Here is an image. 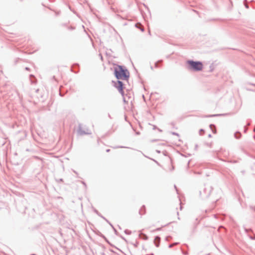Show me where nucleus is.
<instances>
[{
  "label": "nucleus",
  "instance_id": "1",
  "mask_svg": "<svg viewBox=\"0 0 255 255\" xmlns=\"http://www.w3.org/2000/svg\"><path fill=\"white\" fill-rule=\"evenodd\" d=\"M115 74L118 79L126 80L129 76V73L127 70L124 69L121 66H118L115 68Z\"/></svg>",
  "mask_w": 255,
  "mask_h": 255
},
{
  "label": "nucleus",
  "instance_id": "2",
  "mask_svg": "<svg viewBox=\"0 0 255 255\" xmlns=\"http://www.w3.org/2000/svg\"><path fill=\"white\" fill-rule=\"evenodd\" d=\"M189 65V69L195 71H201L203 69V64L199 61L189 60L187 62Z\"/></svg>",
  "mask_w": 255,
  "mask_h": 255
},
{
  "label": "nucleus",
  "instance_id": "3",
  "mask_svg": "<svg viewBox=\"0 0 255 255\" xmlns=\"http://www.w3.org/2000/svg\"><path fill=\"white\" fill-rule=\"evenodd\" d=\"M115 87L117 89V90L119 91V92L122 94V95L123 96V99L125 103H126L128 104L129 102L130 103V104H132V98L131 97L129 98V100H126L125 97L124 95V85L123 83L120 81H118L117 83L115 84Z\"/></svg>",
  "mask_w": 255,
  "mask_h": 255
},
{
  "label": "nucleus",
  "instance_id": "4",
  "mask_svg": "<svg viewBox=\"0 0 255 255\" xmlns=\"http://www.w3.org/2000/svg\"><path fill=\"white\" fill-rule=\"evenodd\" d=\"M144 211L145 212V207H143Z\"/></svg>",
  "mask_w": 255,
  "mask_h": 255
}]
</instances>
